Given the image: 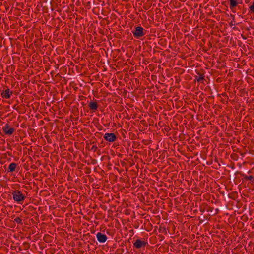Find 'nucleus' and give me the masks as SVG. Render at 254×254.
<instances>
[{
  "mask_svg": "<svg viewBox=\"0 0 254 254\" xmlns=\"http://www.w3.org/2000/svg\"><path fill=\"white\" fill-rule=\"evenodd\" d=\"M147 243L144 241H142L140 239H137L133 244V246L136 249H140L141 248H144Z\"/></svg>",
  "mask_w": 254,
  "mask_h": 254,
  "instance_id": "nucleus-4",
  "label": "nucleus"
},
{
  "mask_svg": "<svg viewBox=\"0 0 254 254\" xmlns=\"http://www.w3.org/2000/svg\"><path fill=\"white\" fill-rule=\"evenodd\" d=\"M3 132L6 134L11 135L14 131V129L12 127H10L8 124H6L2 128Z\"/></svg>",
  "mask_w": 254,
  "mask_h": 254,
  "instance_id": "nucleus-5",
  "label": "nucleus"
},
{
  "mask_svg": "<svg viewBox=\"0 0 254 254\" xmlns=\"http://www.w3.org/2000/svg\"><path fill=\"white\" fill-rule=\"evenodd\" d=\"M133 35L135 37L138 38L144 36L145 34L144 29L141 26H137L135 27L134 31L133 32Z\"/></svg>",
  "mask_w": 254,
  "mask_h": 254,
  "instance_id": "nucleus-2",
  "label": "nucleus"
},
{
  "mask_svg": "<svg viewBox=\"0 0 254 254\" xmlns=\"http://www.w3.org/2000/svg\"><path fill=\"white\" fill-rule=\"evenodd\" d=\"M15 221L17 223H20L21 222V219L19 218H17L15 219Z\"/></svg>",
  "mask_w": 254,
  "mask_h": 254,
  "instance_id": "nucleus-12",
  "label": "nucleus"
},
{
  "mask_svg": "<svg viewBox=\"0 0 254 254\" xmlns=\"http://www.w3.org/2000/svg\"><path fill=\"white\" fill-rule=\"evenodd\" d=\"M104 139L108 142H113L115 141L117 137L116 135L113 133H106L104 136Z\"/></svg>",
  "mask_w": 254,
  "mask_h": 254,
  "instance_id": "nucleus-3",
  "label": "nucleus"
},
{
  "mask_svg": "<svg viewBox=\"0 0 254 254\" xmlns=\"http://www.w3.org/2000/svg\"><path fill=\"white\" fill-rule=\"evenodd\" d=\"M230 1V8L231 9H233L234 7H235L237 4L238 2L236 0H229Z\"/></svg>",
  "mask_w": 254,
  "mask_h": 254,
  "instance_id": "nucleus-10",
  "label": "nucleus"
},
{
  "mask_svg": "<svg viewBox=\"0 0 254 254\" xmlns=\"http://www.w3.org/2000/svg\"><path fill=\"white\" fill-rule=\"evenodd\" d=\"M89 107L90 110L95 111L98 109V105L95 102H91L89 104Z\"/></svg>",
  "mask_w": 254,
  "mask_h": 254,
  "instance_id": "nucleus-8",
  "label": "nucleus"
},
{
  "mask_svg": "<svg viewBox=\"0 0 254 254\" xmlns=\"http://www.w3.org/2000/svg\"><path fill=\"white\" fill-rule=\"evenodd\" d=\"M14 201L18 204H22L26 198V196L19 190H14L12 192Z\"/></svg>",
  "mask_w": 254,
  "mask_h": 254,
  "instance_id": "nucleus-1",
  "label": "nucleus"
},
{
  "mask_svg": "<svg viewBox=\"0 0 254 254\" xmlns=\"http://www.w3.org/2000/svg\"><path fill=\"white\" fill-rule=\"evenodd\" d=\"M16 166H17V165L16 163H10L8 168V171L9 172H13L15 170Z\"/></svg>",
  "mask_w": 254,
  "mask_h": 254,
  "instance_id": "nucleus-9",
  "label": "nucleus"
},
{
  "mask_svg": "<svg viewBox=\"0 0 254 254\" xmlns=\"http://www.w3.org/2000/svg\"><path fill=\"white\" fill-rule=\"evenodd\" d=\"M97 240L100 243H104L106 241L107 237L106 235L101 233H98L96 235Z\"/></svg>",
  "mask_w": 254,
  "mask_h": 254,
  "instance_id": "nucleus-6",
  "label": "nucleus"
},
{
  "mask_svg": "<svg viewBox=\"0 0 254 254\" xmlns=\"http://www.w3.org/2000/svg\"><path fill=\"white\" fill-rule=\"evenodd\" d=\"M12 94V92L9 89H6L1 93V96L3 98L7 99L10 98Z\"/></svg>",
  "mask_w": 254,
  "mask_h": 254,
  "instance_id": "nucleus-7",
  "label": "nucleus"
},
{
  "mask_svg": "<svg viewBox=\"0 0 254 254\" xmlns=\"http://www.w3.org/2000/svg\"><path fill=\"white\" fill-rule=\"evenodd\" d=\"M203 79V77H200L198 79H197V81H201V80Z\"/></svg>",
  "mask_w": 254,
  "mask_h": 254,
  "instance_id": "nucleus-13",
  "label": "nucleus"
},
{
  "mask_svg": "<svg viewBox=\"0 0 254 254\" xmlns=\"http://www.w3.org/2000/svg\"><path fill=\"white\" fill-rule=\"evenodd\" d=\"M249 12L251 13H254V1L249 7Z\"/></svg>",
  "mask_w": 254,
  "mask_h": 254,
  "instance_id": "nucleus-11",
  "label": "nucleus"
}]
</instances>
